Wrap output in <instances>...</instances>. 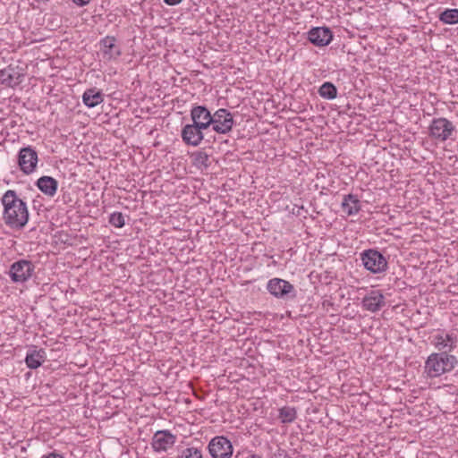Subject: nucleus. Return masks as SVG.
Instances as JSON below:
<instances>
[{"instance_id": "1", "label": "nucleus", "mask_w": 458, "mask_h": 458, "mask_svg": "<svg viewBox=\"0 0 458 458\" xmlns=\"http://www.w3.org/2000/svg\"><path fill=\"white\" fill-rule=\"evenodd\" d=\"M4 207L3 220L11 229L21 230L29 221V210L25 201L13 190L6 191L1 198Z\"/></svg>"}, {"instance_id": "2", "label": "nucleus", "mask_w": 458, "mask_h": 458, "mask_svg": "<svg viewBox=\"0 0 458 458\" xmlns=\"http://www.w3.org/2000/svg\"><path fill=\"white\" fill-rule=\"evenodd\" d=\"M458 360L454 355L447 353H431L426 360L424 373L428 378L438 377L454 369Z\"/></svg>"}, {"instance_id": "3", "label": "nucleus", "mask_w": 458, "mask_h": 458, "mask_svg": "<svg viewBox=\"0 0 458 458\" xmlns=\"http://www.w3.org/2000/svg\"><path fill=\"white\" fill-rule=\"evenodd\" d=\"M455 132L454 124L445 117L434 118L428 126V136L438 142H445L453 139Z\"/></svg>"}, {"instance_id": "4", "label": "nucleus", "mask_w": 458, "mask_h": 458, "mask_svg": "<svg viewBox=\"0 0 458 458\" xmlns=\"http://www.w3.org/2000/svg\"><path fill=\"white\" fill-rule=\"evenodd\" d=\"M457 344L458 335L443 329L437 330L431 338V344L438 351L437 353L450 354L457 347Z\"/></svg>"}, {"instance_id": "5", "label": "nucleus", "mask_w": 458, "mask_h": 458, "mask_svg": "<svg viewBox=\"0 0 458 458\" xmlns=\"http://www.w3.org/2000/svg\"><path fill=\"white\" fill-rule=\"evenodd\" d=\"M233 126V115L229 110L219 108L212 114L210 127L215 132L226 135L232 131Z\"/></svg>"}, {"instance_id": "6", "label": "nucleus", "mask_w": 458, "mask_h": 458, "mask_svg": "<svg viewBox=\"0 0 458 458\" xmlns=\"http://www.w3.org/2000/svg\"><path fill=\"white\" fill-rule=\"evenodd\" d=\"M360 256L365 268L371 273H381L387 267L386 258L376 250H367L363 251Z\"/></svg>"}, {"instance_id": "7", "label": "nucleus", "mask_w": 458, "mask_h": 458, "mask_svg": "<svg viewBox=\"0 0 458 458\" xmlns=\"http://www.w3.org/2000/svg\"><path fill=\"white\" fill-rule=\"evenodd\" d=\"M208 449L212 458H231L233 452L231 441L224 436L213 437L208 443Z\"/></svg>"}, {"instance_id": "8", "label": "nucleus", "mask_w": 458, "mask_h": 458, "mask_svg": "<svg viewBox=\"0 0 458 458\" xmlns=\"http://www.w3.org/2000/svg\"><path fill=\"white\" fill-rule=\"evenodd\" d=\"M34 269L35 267L31 261L20 259L12 264L9 276L13 283H24L32 276Z\"/></svg>"}, {"instance_id": "9", "label": "nucleus", "mask_w": 458, "mask_h": 458, "mask_svg": "<svg viewBox=\"0 0 458 458\" xmlns=\"http://www.w3.org/2000/svg\"><path fill=\"white\" fill-rule=\"evenodd\" d=\"M38 157L37 151L30 146L22 148L18 153V165L21 171L25 174L35 172Z\"/></svg>"}, {"instance_id": "10", "label": "nucleus", "mask_w": 458, "mask_h": 458, "mask_svg": "<svg viewBox=\"0 0 458 458\" xmlns=\"http://www.w3.org/2000/svg\"><path fill=\"white\" fill-rule=\"evenodd\" d=\"M175 442L176 436L169 430H158L152 437L151 445L155 452L161 453L166 452Z\"/></svg>"}, {"instance_id": "11", "label": "nucleus", "mask_w": 458, "mask_h": 458, "mask_svg": "<svg viewBox=\"0 0 458 458\" xmlns=\"http://www.w3.org/2000/svg\"><path fill=\"white\" fill-rule=\"evenodd\" d=\"M204 129L194 123L186 124L182 129L181 137L186 145L198 147L204 139Z\"/></svg>"}, {"instance_id": "12", "label": "nucleus", "mask_w": 458, "mask_h": 458, "mask_svg": "<svg viewBox=\"0 0 458 458\" xmlns=\"http://www.w3.org/2000/svg\"><path fill=\"white\" fill-rule=\"evenodd\" d=\"M267 290L276 298H284L288 294L294 293V287L290 282L277 277L272 278L267 282Z\"/></svg>"}, {"instance_id": "13", "label": "nucleus", "mask_w": 458, "mask_h": 458, "mask_svg": "<svg viewBox=\"0 0 458 458\" xmlns=\"http://www.w3.org/2000/svg\"><path fill=\"white\" fill-rule=\"evenodd\" d=\"M308 38L317 47H326L333 40V33L327 27H316L308 32Z\"/></svg>"}, {"instance_id": "14", "label": "nucleus", "mask_w": 458, "mask_h": 458, "mask_svg": "<svg viewBox=\"0 0 458 458\" xmlns=\"http://www.w3.org/2000/svg\"><path fill=\"white\" fill-rule=\"evenodd\" d=\"M23 74L21 72L19 67L8 65L0 71L1 83L6 87L14 88L21 83Z\"/></svg>"}, {"instance_id": "15", "label": "nucleus", "mask_w": 458, "mask_h": 458, "mask_svg": "<svg viewBox=\"0 0 458 458\" xmlns=\"http://www.w3.org/2000/svg\"><path fill=\"white\" fill-rule=\"evenodd\" d=\"M211 112L204 106H194L191 110V119L192 123L207 130L210 127L212 122Z\"/></svg>"}, {"instance_id": "16", "label": "nucleus", "mask_w": 458, "mask_h": 458, "mask_svg": "<svg viewBox=\"0 0 458 458\" xmlns=\"http://www.w3.org/2000/svg\"><path fill=\"white\" fill-rule=\"evenodd\" d=\"M363 310L376 312L385 306V296L379 290H371L361 301Z\"/></svg>"}, {"instance_id": "17", "label": "nucleus", "mask_w": 458, "mask_h": 458, "mask_svg": "<svg viewBox=\"0 0 458 458\" xmlns=\"http://www.w3.org/2000/svg\"><path fill=\"white\" fill-rule=\"evenodd\" d=\"M47 359L45 350L38 349L37 346H31L26 355V365L32 369L40 367Z\"/></svg>"}, {"instance_id": "18", "label": "nucleus", "mask_w": 458, "mask_h": 458, "mask_svg": "<svg viewBox=\"0 0 458 458\" xmlns=\"http://www.w3.org/2000/svg\"><path fill=\"white\" fill-rule=\"evenodd\" d=\"M36 185L46 195L53 197L58 188V182L51 176H42L38 179Z\"/></svg>"}, {"instance_id": "19", "label": "nucleus", "mask_w": 458, "mask_h": 458, "mask_svg": "<svg viewBox=\"0 0 458 458\" xmlns=\"http://www.w3.org/2000/svg\"><path fill=\"white\" fill-rule=\"evenodd\" d=\"M103 101L104 97L102 92L96 88L86 89L82 95V102L89 108H93Z\"/></svg>"}, {"instance_id": "20", "label": "nucleus", "mask_w": 458, "mask_h": 458, "mask_svg": "<svg viewBox=\"0 0 458 458\" xmlns=\"http://www.w3.org/2000/svg\"><path fill=\"white\" fill-rule=\"evenodd\" d=\"M342 209L347 216H354L360 210V203L356 195H344L342 201Z\"/></svg>"}, {"instance_id": "21", "label": "nucleus", "mask_w": 458, "mask_h": 458, "mask_svg": "<svg viewBox=\"0 0 458 458\" xmlns=\"http://www.w3.org/2000/svg\"><path fill=\"white\" fill-rule=\"evenodd\" d=\"M102 51L109 59L116 58L121 55V51L115 47V38L114 37H106L101 40Z\"/></svg>"}, {"instance_id": "22", "label": "nucleus", "mask_w": 458, "mask_h": 458, "mask_svg": "<svg viewBox=\"0 0 458 458\" xmlns=\"http://www.w3.org/2000/svg\"><path fill=\"white\" fill-rule=\"evenodd\" d=\"M297 417V411L295 408L290 406H284L279 409L278 418L282 423L287 424L292 423Z\"/></svg>"}, {"instance_id": "23", "label": "nucleus", "mask_w": 458, "mask_h": 458, "mask_svg": "<svg viewBox=\"0 0 458 458\" xmlns=\"http://www.w3.org/2000/svg\"><path fill=\"white\" fill-rule=\"evenodd\" d=\"M318 93L324 98L334 99L337 96V89L333 83L325 82L320 86Z\"/></svg>"}, {"instance_id": "24", "label": "nucleus", "mask_w": 458, "mask_h": 458, "mask_svg": "<svg viewBox=\"0 0 458 458\" xmlns=\"http://www.w3.org/2000/svg\"><path fill=\"white\" fill-rule=\"evenodd\" d=\"M439 20L445 24L458 23V9H446L439 15Z\"/></svg>"}, {"instance_id": "25", "label": "nucleus", "mask_w": 458, "mask_h": 458, "mask_svg": "<svg viewBox=\"0 0 458 458\" xmlns=\"http://www.w3.org/2000/svg\"><path fill=\"white\" fill-rule=\"evenodd\" d=\"M179 458H203L201 448L190 446L183 449Z\"/></svg>"}, {"instance_id": "26", "label": "nucleus", "mask_w": 458, "mask_h": 458, "mask_svg": "<svg viewBox=\"0 0 458 458\" xmlns=\"http://www.w3.org/2000/svg\"><path fill=\"white\" fill-rule=\"evenodd\" d=\"M109 223L116 228H122L125 225L124 216L121 212H114L109 216Z\"/></svg>"}, {"instance_id": "27", "label": "nucleus", "mask_w": 458, "mask_h": 458, "mask_svg": "<svg viewBox=\"0 0 458 458\" xmlns=\"http://www.w3.org/2000/svg\"><path fill=\"white\" fill-rule=\"evenodd\" d=\"M275 458H290L286 453L284 452V450L281 449V448H278L276 453H275L274 454Z\"/></svg>"}, {"instance_id": "28", "label": "nucleus", "mask_w": 458, "mask_h": 458, "mask_svg": "<svg viewBox=\"0 0 458 458\" xmlns=\"http://www.w3.org/2000/svg\"><path fill=\"white\" fill-rule=\"evenodd\" d=\"M235 458H262L260 455L248 452L246 454H243L242 456L236 455Z\"/></svg>"}, {"instance_id": "29", "label": "nucleus", "mask_w": 458, "mask_h": 458, "mask_svg": "<svg viewBox=\"0 0 458 458\" xmlns=\"http://www.w3.org/2000/svg\"><path fill=\"white\" fill-rule=\"evenodd\" d=\"M41 458H64V457L62 454L52 452V453L43 455Z\"/></svg>"}, {"instance_id": "30", "label": "nucleus", "mask_w": 458, "mask_h": 458, "mask_svg": "<svg viewBox=\"0 0 458 458\" xmlns=\"http://www.w3.org/2000/svg\"><path fill=\"white\" fill-rule=\"evenodd\" d=\"M90 0H72L74 4L79 6H84L89 3Z\"/></svg>"}, {"instance_id": "31", "label": "nucleus", "mask_w": 458, "mask_h": 458, "mask_svg": "<svg viewBox=\"0 0 458 458\" xmlns=\"http://www.w3.org/2000/svg\"><path fill=\"white\" fill-rule=\"evenodd\" d=\"M182 0H164V2L168 5H176L180 4Z\"/></svg>"}, {"instance_id": "32", "label": "nucleus", "mask_w": 458, "mask_h": 458, "mask_svg": "<svg viewBox=\"0 0 458 458\" xmlns=\"http://www.w3.org/2000/svg\"><path fill=\"white\" fill-rule=\"evenodd\" d=\"M427 458H438L435 454H430Z\"/></svg>"}]
</instances>
